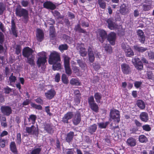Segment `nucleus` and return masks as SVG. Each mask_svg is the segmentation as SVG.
<instances>
[{
    "label": "nucleus",
    "mask_w": 154,
    "mask_h": 154,
    "mask_svg": "<svg viewBox=\"0 0 154 154\" xmlns=\"http://www.w3.org/2000/svg\"><path fill=\"white\" fill-rule=\"evenodd\" d=\"M38 55L39 56V57L37 61V64L38 67H39L41 65H44L46 62L47 55L45 52L42 51L38 53Z\"/></svg>",
    "instance_id": "nucleus-1"
},
{
    "label": "nucleus",
    "mask_w": 154,
    "mask_h": 154,
    "mask_svg": "<svg viewBox=\"0 0 154 154\" xmlns=\"http://www.w3.org/2000/svg\"><path fill=\"white\" fill-rule=\"evenodd\" d=\"M60 61V58L59 54L56 51L51 53L48 60L49 64H53L57 61Z\"/></svg>",
    "instance_id": "nucleus-2"
},
{
    "label": "nucleus",
    "mask_w": 154,
    "mask_h": 154,
    "mask_svg": "<svg viewBox=\"0 0 154 154\" xmlns=\"http://www.w3.org/2000/svg\"><path fill=\"white\" fill-rule=\"evenodd\" d=\"M16 14L17 16L20 17H23V18L26 20H27L29 17L28 11L24 9L17 8Z\"/></svg>",
    "instance_id": "nucleus-3"
},
{
    "label": "nucleus",
    "mask_w": 154,
    "mask_h": 154,
    "mask_svg": "<svg viewBox=\"0 0 154 154\" xmlns=\"http://www.w3.org/2000/svg\"><path fill=\"white\" fill-rule=\"evenodd\" d=\"M110 116L114 121L119 123L120 121V116L119 112L116 109H111L110 112Z\"/></svg>",
    "instance_id": "nucleus-4"
},
{
    "label": "nucleus",
    "mask_w": 154,
    "mask_h": 154,
    "mask_svg": "<svg viewBox=\"0 0 154 154\" xmlns=\"http://www.w3.org/2000/svg\"><path fill=\"white\" fill-rule=\"evenodd\" d=\"M63 57L66 72L67 74L70 75L72 73V72L70 67V58L66 55L64 56Z\"/></svg>",
    "instance_id": "nucleus-5"
},
{
    "label": "nucleus",
    "mask_w": 154,
    "mask_h": 154,
    "mask_svg": "<svg viewBox=\"0 0 154 154\" xmlns=\"http://www.w3.org/2000/svg\"><path fill=\"white\" fill-rule=\"evenodd\" d=\"M26 132L30 134L34 135L37 137L38 134V128L34 125L31 127H26L25 129Z\"/></svg>",
    "instance_id": "nucleus-6"
},
{
    "label": "nucleus",
    "mask_w": 154,
    "mask_h": 154,
    "mask_svg": "<svg viewBox=\"0 0 154 154\" xmlns=\"http://www.w3.org/2000/svg\"><path fill=\"white\" fill-rule=\"evenodd\" d=\"M76 48L79 51L80 55L82 57H85L87 52L84 47V44L82 43H78L77 44Z\"/></svg>",
    "instance_id": "nucleus-7"
},
{
    "label": "nucleus",
    "mask_w": 154,
    "mask_h": 154,
    "mask_svg": "<svg viewBox=\"0 0 154 154\" xmlns=\"http://www.w3.org/2000/svg\"><path fill=\"white\" fill-rule=\"evenodd\" d=\"M132 62L136 69L140 70H141L143 69V65L142 62L138 57H135L132 60Z\"/></svg>",
    "instance_id": "nucleus-8"
},
{
    "label": "nucleus",
    "mask_w": 154,
    "mask_h": 154,
    "mask_svg": "<svg viewBox=\"0 0 154 154\" xmlns=\"http://www.w3.org/2000/svg\"><path fill=\"white\" fill-rule=\"evenodd\" d=\"M153 2L151 1H148L142 5L143 10L144 11L150 10L153 8Z\"/></svg>",
    "instance_id": "nucleus-9"
},
{
    "label": "nucleus",
    "mask_w": 154,
    "mask_h": 154,
    "mask_svg": "<svg viewBox=\"0 0 154 154\" xmlns=\"http://www.w3.org/2000/svg\"><path fill=\"white\" fill-rule=\"evenodd\" d=\"M32 50L29 47H26L23 50V55L25 57L28 58L33 56Z\"/></svg>",
    "instance_id": "nucleus-10"
},
{
    "label": "nucleus",
    "mask_w": 154,
    "mask_h": 154,
    "mask_svg": "<svg viewBox=\"0 0 154 154\" xmlns=\"http://www.w3.org/2000/svg\"><path fill=\"white\" fill-rule=\"evenodd\" d=\"M107 39L112 45L115 44V41L116 38V34L115 33L111 32L107 36Z\"/></svg>",
    "instance_id": "nucleus-11"
},
{
    "label": "nucleus",
    "mask_w": 154,
    "mask_h": 154,
    "mask_svg": "<svg viewBox=\"0 0 154 154\" xmlns=\"http://www.w3.org/2000/svg\"><path fill=\"white\" fill-rule=\"evenodd\" d=\"M81 120L80 113L79 112H77L74 115L72 119V122L75 125L80 123Z\"/></svg>",
    "instance_id": "nucleus-12"
},
{
    "label": "nucleus",
    "mask_w": 154,
    "mask_h": 154,
    "mask_svg": "<svg viewBox=\"0 0 154 154\" xmlns=\"http://www.w3.org/2000/svg\"><path fill=\"white\" fill-rule=\"evenodd\" d=\"M1 110L2 113L7 116H9L12 112L11 108L9 106H2Z\"/></svg>",
    "instance_id": "nucleus-13"
},
{
    "label": "nucleus",
    "mask_w": 154,
    "mask_h": 154,
    "mask_svg": "<svg viewBox=\"0 0 154 154\" xmlns=\"http://www.w3.org/2000/svg\"><path fill=\"white\" fill-rule=\"evenodd\" d=\"M99 35L100 36L99 40L101 43H103L107 37L106 32L104 30L102 29L98 32Z\"/></svg>",
    "instance_id": "nucleus-14"
},
{
    "label": "nucleus",
    "mask_w": 154,
    "mask_h": 154,
    "mask_svg": "<svg viewBox=\"0 0 154 154\" xmlns=\"http://www.w3.org/2000/svg\"><path fill=\"white\" fill-rule=\"evenodd\" d=\"M43 6L44 8L51 10H54L56 8V5L50 1H46L43 3Z\"/></svg>",
    "instance_id": "nucleus-15"
},
{
    "label": "nucleus",
    "mask_w": 154,
    "mask_h": 154,
    "mask_svg": "<svg viewBox=\"0 0 154 154\" xmlns=\"http://www.w3.org/2000/svg\"><path fill=\"white\" fill-rule=\"evenodd\" d=\"M130 11L129 7L126 6L125 4H123L120 7V11L122 15H125L128 14Z\"/></svg>",
    "instance_id": "nucleus-16"
},
{
    "label": "nucleus",
    "mask_w": 154,
    "mask_h": 154,
    "mask_svg": "<svg viewBox=\"0 0 154 154\" xmlns=\"http://www.w3.org/2000/svg\"><path fill=\"white\" fill-rule=\"evenodd\" d=\"M36 37L37 40L39 42H41L43 40L44 34L42 30L40 29H37Z\"/></svg>",
    "instance_id": "nucleus-17"
},
{
    "label": "nucleus",
    "mask_w": 154,
    "mask_h": 154,
    "mask_svg": "<svg viewBox=\"0 0 154 154\" xmlns=\"http://www.w3.org/2000/svg\"><path fill=\"white\" fill-rule=\"evenodd\" d=\"M73 116L72 112H68L65 114L62 118V121L64 123H68V120L71 119Z\"/></svg>",
    "instance_id": "nucleus-18"
},
{
    "label": "nucleus",
    "mask_w": 154,
    "mask_h": 154,
    "mask_svg": "<svg viewBox=\"0 0 154 154\" xmlns=\"http://www.w3.org/2000/svg\"><path fill=\"white\" fill-rule=\"evenodd\" d=\"M137 33L140 41L142 44L144 43L145 41V36L144 35L143 31L139 29L137 31Z\"/></svg>",
    "instance_id": "nucleus-19"
},
{
    "label": "nucleus",
    "mask_w": 154,
    "mask_h": 154,
    "mask_svg": "<svg viewBox=\"0 0 154 154\" xmlns=\"http://www.w3.org/2000/svg\"><path fill=\"white\" fill-rule=\"evenodd\" d=\"M88 54L89 61L93 63L95 57L91 48L89 47L88 49Z\"/></svg>",
    "instance_id": "nucleus-20"
},
{
    "label": "nucleus",
    "mask_w": 154,
    "mask_h": 154,
    "mask_svg": "<svg viewBox=\"0 0 154 154\" xmlns=\"http://www.w3.org/2000/svg\"><path fill=\"white\" fill-rule=\"evenodd\" d=\"M122 70L124 74H128L131 71V69L129 66L126 64L121 65Z\"/></svg>",
    "instance_id": "nucleus-21"
},
{
    "label": "nucleus",
    "mask_w": 154,
    "mask_h": 154,
    "mask_svg": "<svg viewBox=\"0 0 154 154\" xmlns=\"http://www.w3.org/2000/svg\"><path fill=\"white\" fill-rule=\"evenodd\" d=\"M55 94V92L54 89H51L45 93V95L47 98L51 99L54 96Z\"/></svg>",
    "instance_id": "nucleus-22"
},
{
    "label": "nucleus",
    "mask_w": 154,
    "mask_h": 154,
    "mask_svg": "<svg viewBox=\"0 0 154 154\" xmlns=\"http://www.w3.org/2000/svg\"><path fill=\"white\" fill-rule=\"evenodd\" d=\"M127 144L131 147L135 146L136 144V140L134 138L130 137L128 138L126 141Z\"/></svg>",
    "instance_id": "nucleus-23"
},
{
    "label": "nucleus",
    "mask_w": 154,
    "mask_h": 154,
    "mask_svg": "<svg viewBox=\"0 0 154 154\" xmlns=\"http://www.w3.org/2000/svg\"><path fill=\"white\" fill-rule=\"evenodd\" d=\"M140 119L141 120L144 122H146L149 120L148 114L146 112H142L140 115Z\"/></svg>",
    "instance_id": "nucleus-24"
},
{
    "label": "nucleus",
    "mask_w": 154,
    "mask_h": 154,
    "mask_svg": "<svg viewBox=\"0 0 154 154\" xmlns=\"http://www.w3.org/2000/svg\"><path fill=\"white\" fill-rule=\"evenodd\" d=\"M11 30L12 33L16 37L17 36V30L16 28V26L14 19H12L11 21Z\"/></svg>",
    "instance_id": "nucleus-25"
},
{
    "label": "nucleus",
    "mask_w": 154,
    "mask_h": 154,
    "mask_svg": "<svg viewBox=\"0 0 154 154\" xmlns=\"http://www.w3.org/2000/svg\"><path fill=\"white\" fill-rule=\"evenodd\" d=\"M60 61H58L53 63V64H50L53 65L52 68L54 70H58L61 69V65L60 63Z\"/></svg>",
    "instance_id": "nucleus-26"
},
{
    "label": "nucleus",
    "mask_w": 154,
    "mask_h": 154,
    "mask_svg": "<svg viewBox=\"0 0 154 154\" xmlns=\"http://www.w3.org/2000/svg\"><path fill=\"white\" fill-rule=\"evenodd\" d=\"M74 136V133L72 131H70L69 133L66 137V140L67 142L69 143L72 141Z\"/></svg>",
    "instance_id": "nucleus-27"
},
{
    "label": "nucleus",
    "mask_w": 154,
    "mask_h": 154,
    "mask_svg": "<svg viewBox=\"0 0 154 154\" xmlns=\"http://www.w3.org/2000/svg\"><path fill=\"white\" fill-rule=\"evenodd\" d=\"M134 48L136 51L141 53L144 52L148 49L146 48L140 47L137 45L134 46Z\"/></svg>",
    "instance_id": "nucleus-28"
},
{
    "label": "nucleus",
    "mask_w": 154,
    "mask_h": 154,
    "mask_svg": "<svg viewBox=\"0 0 154 154\" xmlns=\"http://www.w3.org/2000/svg\"><path fill=\"white\" fill-rule=\"evenodd\" d=\"M94 97L97 103H100V100L101 99L102 95L100 93H95L94 95Z\"/></svg>",
    "instance_id": "nucleus-29"
},
{
    "label": "nucleus",
    "mask_w": 154,
    "mask_h": 154,
    "mask_svg": "<svg viewBox=\"0 0 154 154\" xmlns=\"http://www.w3.org/2000/svg\"><path fill=\"white\" fill-rule=\"evenodd\" d=\"M10 147L11 150L13 152L16 153L17 152V149L15 143L12 141L11 142L10 145Z\"/></svg>",
    "instance_id": "nucleus-30"
},
{
    "label": "nucleus",
    "mask_w": 154,
    "mask_h": 154,
    "mask_svg": "<svg viewBox=\"0 0 154 154\" xmlns=\"http://www.w3.org/2000/svg\"><path fill=\"white\" fill-rule=\"evenodd\" d=\"M137 106L141 109H143L145 107L144 102L141 100H138L137 103Z\"/></svg>",
    "instance_id": "nucleus-31"
},
{
    "label": "nucleus",
    "mask_w": 154,
    "mask_h": 154,
    "mask_svg": "<svg viewBox=\"0 0 154 154\" xmlns=\"http://www.w3.org/2000/svg\"><path fill=\"white\" fill-rule=\"evenodd\" d=\"M125 55L128 57H131L134 55V53L131 48L125 51Z\"/></svg>",
    "instance_id": "nucleus-32"
},
{
    "label": "nucleus",
    "mask_w": 154,
    "mask_h": 154,
    "mask_svg": "<svg viewBox=\"0 0 154 154\" xmlns=\"http://www.w3.org/2000/svg\"><path fill=\"white\" fill-rule=\"evenodd\" d=\"M103 47L105 48V50L109 53L112 52V49L111 47L108 44H103Z\"/></svg>",
    "instance_id": "nucleus-33"
},
{
    "label": "nucleus",
    "mask_w": 154,
    "mask_h": 154,
    "mask_svg": "<svg viewBox=\"0 0 154 154\" xmlns=\"http://www.w3.org/2000/svg\"><path fill=\"white\" fill-rule=\"evenodd\" d=\"M36 119V116L35 115L32 114L29 116V117L28 118V120L29 122H31L32 124H34Z\"/></svg>",
    "instance_id": "nucleus-34"
},
{
    "label": "nucleus",
    "mask_w": 154,
    "mask_h": 154,
    "mask_svg": "<svg viewBox=\"0 0 154 154\" xmlns=\"http://www.w3.org/2000/svg\"><path fill=\"white\" fill-rule=\"evenodd\" d=\"M52 13L54 16L56 17L57 19H62L63 16H62L60 13L57 11H52Z\"/></svg>",
    "instance_id": "nucleus-35"
},
{
    "label": "nucleus",
    "mask_w": 154,
    "mask_h": 154,
    "mask_svg": "<svg viewBox=\"0 0 154 154\" xmlns=\"http://www.w3.org/2000/svg\"><path fill=\"white\" fill-rule=\"evenodd\" d=\"M97 128V126L96 124H94L90 126L88 128V131L91 134L95 132Z\"/></svg>",
    "instance_id": "nucleus-36"
},
{
    "label": "nucleus",
    "mask_w": 154,
    "mask_h": 154,
    "mask_svg": "<svg viewBox=\"0 0 154 154\" xmlns=\"http://www.w3.org/2000/svg\"><path fill=\"white\" fill-rule=\"evenodd\" d=\"M146 76L149 79L153 80L154 79V75L152 71H147L146 72Z\"/></svg>",
    "instance_id": "nucleus-37"
},
{
    "label": "nucleus",
    "mask_w": 154,
    "mask_h": 154,
    "mask_svg": "<svg viewBox=\"0 0 154 154\" xmlns=\"http://www.w3.org/2000/svg\"><path fill=\"white\" fill-rule=\"evenodd\" d=\"M109 124L108 122H100L98 123V125L100 128H105Z\"/></svg>",
    "instance_id": "nucleus-38"
},
{
    "label": "nucleus",
    "mask_w": 154,
    "mask_h": 154,
    "mask_svg": "<svg viewBox=\"0 0 154 154\" xmlns=\"http://www.w3.org/2000/svg\"><path fill=\"white\" fill-rule=\"evenodd\" d=\"M91 108L95 112H97L98 110V107L97 105L95 103L90 105Z\"/></svg>",
    "instance_id": "nucleus-39"
},
{
    "label": "nucleus",
    "mask_w": 154,
    "mask_h": 154,
    "mask_svg": "<svg viewBox=\"0 0 154 154\" xmlns=\"http://www.w3.org/2000/svg\"><path fill=\"white\" fill-rule=\"evenodd\" d=\"M50 36L51 37L53 38L55 35V31L54 27L53 26L50 27Z\"/></svg>",
    "instance_id": "nucleus-40"
},
{
    "label": "nucleus",
    "mask_w": 154,
    "mask_h": 154,
    "mask_svg": "<svg viewBox=\"0 0 154 154\" xmlns=\"http://www.w3.org/2000/svg\"><path fill=\"white\" fill-rule=\"evenodd\" d=\"M74 30L76 31L83 33H85L86 32L85 30L81 28L80 25L79 24H77L75 26Z\"/></svg>",
    "instance_id": "nucleus-41"
},
{
    "label": "nucleus",
    "mask_w": 154,
    "mask_h": 154,
    "mask_svg": "<svg viewBox=\"0 0 154 154\" xmlns=\"http://www.w3.org/2000/svg\"><path fill=\"white\" fill-rule=\"evenodd\" d=\"M42 149V148L40 147L34 148L32 151L31 154H39Z\"/></svg>",
    "instance_id": "nucleus-42"
},
{
    "label": "nucleus",
    "mask_w": 154,
    "mask_h": 154,
    "mask_svg": "<svg viewBox=\"0 0 154 154\" xmlns=\"http://www.w3.org/2000/svg\"><path fill=\"white\" fill-rule=\"evenodd\" d=\"M45 130L49 133H51L52 131L51 128L48 124H44Z\"/></svg>",
    "instance_id": "nucleus-43"
},
{
    "label": "nucleus",
    "mask_w": 154,
    "mask_h": 154,
    "mask_svg": "<svg viewBox=\"0 0 154 154\" xmlns=\"http://www.w3.org/2000/svg\"><path fill=\"white\" fill-rule=\"evenodd\" d=\"M16 80V77L15 76H13V73H12L11 76L9 77L10 85H12V83H14Z\"/></svg>",
    "instance_id": "nucleus-44"
},
{
    "label": "nucleus",
    "mask_w": 154,
    "mask_h": 154,
    "mask_svg": "<svg viewBox=\"0 0 154 154\" xmlns=\"http://www.w3.org/2000/svg\"><path fill=\"white\" fill-rule=\"evenodd\" d=\"M68 48V46L66 44L61 45L59 47V49L62 52H63L65 50L67 49Z\"/></svg>",
    "instance_id": "nucleus-45"
},
{
    "label": "nucleus",
    "mask_w": 154,
    "mask_h": 154,
    "mask_svg": "<svg viewBox=\"0 0 154 154\" xmlns=\"http://www.w3.org/2000/svg\"><path fill=\"white\" fill-rule=\"evenodd\" d=\"M70 83L73 85H78L79 83L76 79H72L70 81Z\"/></svg>",
    "instance_id": "nucleus-46"
},
{
    "label": "nucleus",
    "mask_w": 154,
    "mask_h": 154,
    "mask_svg": "<svg viewBox=\"0 0 154 154\" xmlns=\"http://www.w3.org/2000/svg\"><path fill=\"white\" fill-rule=\"evenodd\" d=\"M139 139L140 142L141 143L146 142L147 140V138L144 135L139 136Z\"/></svg>",
    "instance_id": "nucleus-47"
},
{
    "label": "nucleus",
    "mask_w": 154,
    "mask_h": 154,
    "mask_svg": "<svg viewBox=\"0 0 154 154\" xmlns=\"http://www.w3.org/2000/svg\"><path fill=\"white\" fill-rule=\"evenodd\" d=\"M98 3L101 8L104 9L106 8V3L103 0H98Z\"/></svg>",
    "instance_id": "nucleus-48"
},
{
    "label": "nucleus",
    "mask_w": 154,
    "mask_h": 154,
    "mask_svg": "<svg viewBox=\"0 0 154 154\" xmlns=\"http://www.w3.org/2000/svg\"><path fill=\"white\" fill-rule=\"evenodd\" d=\"M7 141L4 139H0V146L1 147L4 148L5 146V144Z\"/></svg>",
    "instance_id": "nucleus-49"
},
{
    "label": "nucleus",
    "mask_w": 154,
    "mask_h": 154,
    "mask_svg": "<svg viewBox=\"0 0 154 154\" xmlns=\"http://www.w3.org/2000/svg\"><path fill=\"white\" fill-rule=\"evenodd\" d=\"M122 47L124 51H126L130 47L127 44L125 43H122Z\"/></svg>",
    "instance_id": "nucleus-50"
},
{
    "label": "nucleus",
    "mask_w": 154,
    "mask_h": 154,
    "mask_svg": "<svg viewBox=\"0 0 154 154\" xmlns=\"http://www.w3.org/2000/svg\"><path fill=\"white\" fill-rule=\"evenodd\" d=\"M31 106L32 107L38 110L42 109V107L40 105H37L34 103H31Z\"/></svg>",
    "instance_id": "nucleus-51"
},
{
    "label": "nucleus",
    "mask_w": 154,
    "mask_h": 154,
    "mask_svg": "<svg viewBox=\"0 0 154 154\" xmlns=\"http://www.w3.org/2000/svg\"><path fill=\"white\" fill-rule=\"evenodd\" d=\"M108 26L110 29L112 30L117 28L118 26V25L115 22H114L110 25Z\"/></svg>",
    "instance_id": "nucleus-52"
},
{
    "label": "nucleus",
    "mask_w": 154,
    "mask_h": 154,
    "mask_svg": "<svg viewBox=\"0 0 154 154\" xmlns=\"http://www.w3.org/2000/svg\"><path fill=\"white\" fill-rule=\"evenodd\" d=\"M88 101L89 105L95 103L93 96H92L89 97L88 99Z\"/></svg>",
    "instance_id": "nucleus-53"
},
{
    "label": "nucleus",
    "mask_w": 154,
    "mask_h": 154,
    "mask_svg": "<svg viewBox=\"0 0 154 154\" xmlns=\"http://www.w3.org/2000/svg\"><path fill=\"white\" fill-rule=\"evenodd\" d=\"M62 80L63 82L65 84H67L68 83V80L66 78V75L63 74L62 76Z\"/></svg>",
    "instance_id": "nucleus-54"
},
{
    "label": "nucleus",
    "mask_w": 154,
    "mask_h": 154,
    "mask_svg": "<svg viewBox=\"0 0 154 154\" xmlns=\"http://www.w3.org/2000/svg\"><path fill=\"white\" fill-rule=\"evenodd\" d=\"M21 134L20 133H18L17 136L16 142L20 144L21 143Z\"/></svg>",
    "instance_id": "nucleus-55"
},
{
    "label": "nucleus",
    "mask_w": 154,
    "mask_h": 154,
    "mask_svg": "<svg viewBox=\"0 0 154 154\" xmlns=\"http://www.w3.org/2000/svg\"><path fill=\"white\" fill-rule=\"evenodd\" d=\"M27 58L28 59V62L31 65H33L34 63L33 60V56L31 57H28Z\"/></svg>",
    "instance_id": "nucleus-56"
},
{
    "label": "nucleus",
    "mask_w": 154,
    "mask_h": 154,
    "mask_svg": "<svg viewBox=\"0 0 154 154\" xmlns=\"http://www.w3.org/2000/svg\"><path fill=\"white\" fill-rule=\"evenodd\" d=\"M143 129L146 131H149L151 130V128L149 125H146L142 126Z\"/></svg>",
    "instance_id": "nucleus-57"
},
{
    "label": "nucleus",
    "mask_w": 154,
    "mask_h": 154,
    "mask_svg": "<svg viewBox=\"0 0 154 154\" xmlns=\"http://www.w3.org/2000/svg\"><path fill=\"white\" fill-rule=\"evenodd\" d=\"M5 10V7L2 3H0V15L2 14L4 11Z\"/></svg>",
    "instance_id": "nucleus-58"
},
{
    "label": "nucleus",
    "mask_w": 154,
    "mask_h": 154,
    "mask_svg": "<svg viewBox=\"0 0 154 154\" xmlns=\"http://www.w3.org/2000/svg\"><path fill=\"white\" fill-rule=\"evenodd\" d=\"M16 53L17 55L19 54L21 52V46L19 45H17L15 48Z\"/></svg>",
    "instance_id": "nucleus-59"
},
{
    "label": "nucleus",
    "mask_w": 154,
    "mask_h": 154,
    "mask_svg": "<svg viewBox=\"0 0 154 154\" xmlns=\"http://www.w3.org/2000/svg\"><path fill=\"white\" fill-rule=\"evenodd\" d=\"M5 93L6 94H9L12 91V89L7 87L4 88Z\"/></svg>",
    "instance_id": "nucleus-60"
},
{
    "label": "nucleus",
    "mask_w": 154,
    "mask_h": 154,
    "mask_svg": "<svg viewBox=\"0 0 154 154\" xmlns=\"http://www.w3.org/2000/svg\"><path fill=\"white\" fill-rule=\"evenodd\" d=\"M142 82H141L136 81L134 83V86L137 88H138L140 87Z\"/></svg>",
    "instance_id": "nucleus-61"
},
{
    "label": "nucleus",
    "mask_w": 154,
    "mask_h": 154,
    "mask_svg": "<svg viewBox=\"0 0 154 154\" xmlns=\"http://www.w3.org/2000/svg\"><path fill=\"white\" fill-rule=\"evenodd\" d=\"M148 55L149 59H154V53L150 51L148 53Z\"/></svg>",
    "instance_id": "nucleus-62"
},
{
    "label": "nucleus",
    "mask_w": 154,
    "mask_h": 154,
    "mask_svg": "<svg viewBox=\"0 0 154 154\" xmlns=\"http://www.w3.org/2000/svg\"><path fill=\"white\" fill-rule=\"evenodd\" d=\"M79 66L82 68L84 69L86 66V64L84 62L80 61L78 62Z\"/></svg>",
    "instance_id": "nucleus-63"
},
{
    "label": "nucleus",
    "mask_w": 154,
    "mask_h": 154,
    "mask_svg": "<svg viewBox=\"0 0 154 154\" xmlns=\"http://www.w3.org/2000/svg\"><path fill=\"white\" fill-rule=\"evenodd\" d=\"M4 38V35L3 33L0 32V43L2 44L3 42Z\"/></svg>",
    "instance_id": "nucleus-64"
}]
</instances>
